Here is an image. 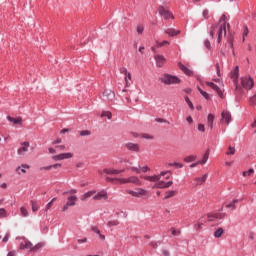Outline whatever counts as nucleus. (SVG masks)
I'll return each instance as SVG.
<instances>
[{"mask_svg":"<svg viewBox=\"0 0 256 256\" xmlns=\"http://www.w3.org/2000/svg\"><path fill=\"white\" fill-rule=\"evenodd\" d=\"M165 175H172L171 171H163L160 173V175H154V176H144L143 179L145 181H150L152 183H155L154 188L156 189H168V187H171L173 185V181L164 182L161 181V177H165Z\"/></svg>","mask_w":256,"mask_h":256,"instance_id":"f257e3e1","label":"nucleus"},{"mask_svg":"<svg viewBox=\"0 0 256 256\" xmlns=\"http://www.w3.org/2000/svg\"><path fill=\"white\" fill-rule=\"evenodd\" d=\"M161 83H164V85H178V83H181V79L177 76H173L170 74H164L160 78Z\"/></svg>","mask_w":256,"mask_h":256,"instance_id":"f03ea898","label":"nucleus"},{"mask_svg":"<svg viewBox=\"0 0 256 256\" xmlns=\"http://www.w3.org/2000/svg\"><path fill=\"white\" fill-rule=\"evenodd\" d=\"M241 85L243 89H246L247 91H251L255 85V81L251 76H244L241 78Z\"/></svg>","mask_w":256,"mask_h":256,"instance_id":"7ed1b4c3","label":"nucleus"},{"mask_svg":"<svg viewBox=\"0 0 256 256\" xmlns=\"http://www.w3.org/2000/svg\"><path fill=\"white\" fill-rule=\"evenodd\" d=\"M120 185H125L127 183H132L133 185H141V180L136 176H130L128 178H118L116 179Z\"/></svg>","mask_w":256,"mask_h":256,"instance_id":"20e7f679","label":"nucleus"},{"mask_svg":"<svg viewBox=\"0 0 256 256\" xmlns=\"http://www.w3.org/2000/svg\"><path fill=\"white\" fill-rule=\"evenodd\" d=\"M217 35V43H221V41H223V37L227 35V22H223V24H221V26L218 29Z\"/></svg>","mask_w":256,"mask_h":256,"instance_id":"39448f33","label":"nucleus"},{"mask_svg":"<svg viewBox=\"0 0 256 256\" xmlns=\"http://www.w3.org/2000/svg\"><path fill=\"white\" fill-rule=\"evenodd\" d=\"M158 13L164 19H175V17L173 16V13H171L169 10L165 9V7H163V6H160L158 8Z\"/></svg>","mask_w":256,"mask_h":256,"instance_id":"423d86ee","label":"nucleus"},{"mask_svg":"<svg viewBox=\"0 0 256 256\" xmlns=\"http://www.w3.org/2000/svg\"><path fill=\"white\" fill-rule=\"evenodd\" d=\"M103 199H104V201H107V199H109V195L107 194V190H101L93 196L94 201H101Z\"/></svg>","mask_w":256,"mask_h":256,"instance_id":"0eeeda50","label":"nucleus"},{"mask_svg":"<svg viewBox=\"0 0 256 256\" xmlns=\"http://www.w3.org/2000/svg\"><path fill=\"white\" fill-rule=\"evenodd\" d=\"M128 151H131V153H139L141 151V147L139 144H135L133 142H128L124 145Z\"/></svg>","mask_w":256,"mask_h":256,"instance_id":"6e6552de","label":"nucleus"},{"mask_svg":"<svg viewBox=\"0 0 256 256\" xmlns=\"http://www.w3.org/2000/svg\"><path fill=\"white\" fill-rule=\"evenodd\" d=\"M126 193H128V195H132V197H141L143 195H147V190L138 188L137 191L126 190Z\"/></svg>","mask_w":256,"mask_h":256,"instance_id":"1a4fd4ad","label":"nucleus"},{"mask_svg":"<svg viewBox=\"0 0 256 256\" xmlns=\"http://www.w3.org/2000/svg\"><path fill=\"white\" fill-rule=\"evenodd\" d=\"M207 161H209V150L205 152L202 160H198L197 162L195 163H192L190 165L191 169L197 167V165H205V163H207Z\"/></svg>","mask_w":256,"mask_h":256,"instance_id":"9d476101","label":"nucleus"},{"mask_svg":"<svg viewBox=\"0 0 256 256\" xmlns=\"http://www.w3.org/2000/svg\"><path fill=\"white\" fill-rule=\"evenodd\" d=\"M73 157V154L68 152V153H62L58 154L52 157L54 161H63V159H71Z\"/></svg>","mask_w":256,"mask_h":256,"instance_id":"9b49d317","label":"nucleus"},{"mask_svg":"<svg viewBox=\"0 0 256 256\" xmlns=\"http://www.w3.org/2000/svg\"><path fill=\"white\" fill-rule=\"evenodd\" d=\"M221 117V123H225V125H229L231 123V113L229 111H223Z\"/></svg>","mask_w":256,"mask_h":256,"instance_id":"f8f14e48","label":"nucleus"},{"mask_svg":"<svg viewBox=\"0 0 256 256\" xmlns=\"http://www.w3.org/2000/svg\"><path fill=\"white\" fill-rule=\"evenodd\" d=\"M154 59L156 61V67L159 68L163 67V65H165V62L167 61V59H165V56L159 54L155 55Z\"/></svg>","mask_w":256,"mask_h":256,"instance_id":"ddd939ff","label":"nucleus"},{"mask_svg":"<svg viewBox=\"0 0 256 256\" xmlns=\"http://www.w3.org/2000/svg\"><path fill=\"white\" fill-rule=\"evenodd\" d=\"M103 173H105L106 175H120V173H125V169L117 170L111 168H104Z\"/></svg>","mask_w":256,"mask_h":256,"instance_id":"4468645a","label":"nucleus"},{"mask_svg":"<svg viewBox=\"0 0 256 256\" xmlns=\"http://www.w3.org/2000/svg\"><path fill=\"white\" fill-rule=\"evenodd\" d=\"M206 85L208 87H210V89H213V91H215L217 93V95H219L221 97V95H223V91H221V88H219V86H217V84L213 83V82H206Z\"/></svg>","mask_w":256,"mask_h":256,"instance_id":"2eb2a0df","label":"nucleus"},{"mask_svg":"<svg viewBox=\"0 0 256 256\" xmlns=\"http://www.w3.org/2000/svg\"><path fill=\"white\" fill-rule=\"evenodd\" d=\"M23 241L20 243V249H29L31 251V247L33 246V243L31 241L27 240L25 237L22 238Z\"/></svg>","mask_w":256,"mask_h":256,"instance_id":"dca6fc26","label":"nucleus"},{"mask_svg":"<svg viewBox=\"0 0 256 256\" xmlns=\"http://www.w3.org/2000/svg\"><path fill=\"white\" fill-rule=\"evenodd\" d=\"M22 147L18 149V155H25L27 151H29V142H22L21 143Z\"/></svg>","mask_w":256,"mask_h":256,"instance_id":"f3484780","label":"nucleus"},{"mask_svg":"<svg viewBox=\"0 0 256 256\" xmlns=\"http://www.w3.org/2000/svg\"><path fill=\"white\" fill-rule=\"evenodd\" d=\"M238 202H239V199H234L230 203L226 202L224 206L226 207V209H231V211H235V209H237L236 203Z\"/></svg>","mask_w":256,"mask_h":256,"instance_id":"a211bd4d","label":"nucleus"},{"mask_svg":"<svg viewBox=\"0 0 256 256\" xmlns=\"http://www.w3.org/2000/svg\"><path fill=\"white\" fill-rule=\"evenodd\" d=\"M230 78L233 79L234 82L239 79V66H235V68L230 72Z\"/></svg>","mask_w":256,"mask_h":256,"instance_id":"6ab92c4d","label":"nucleus"},{"mask_svg":"<svg viewBox=\"0 0 256 256\" xmlns=\"http://www.w3.org/2000/svg\"><path fill=\"white\" fill-rule=\"evenodd\" d=\"M166 35H169V37H177L181 31L175 30L173 28H168L165 30Z\"/></svg>","mask_w":256,"mask_h":256,"instance_id":"aec40b11","label":"nucleus"},{"mask_svg":"<svg viewBox=\"0 0 256 256\" xmlns=\"http://www.w3.org/2000/svg\"><path fill=\"white\" fill-rule=\"evenodd\" d=\"M179 68L181 69V71H183V73L185 75H187L188 77H191V75H193V71H191L189 68H187V66H185L182 63H179Z\"/></svg>","mask_w":256,"mask_h":256,"instance_id":"412c9836","label":"nucleus"},{"mask_svg":"<svg viewBox=\"0 0 256 256\" xmlns=\"http://www.w3.org/2000/svg\"><path fill=\"white\" fill-rule=\"evenodd\" d=\"M7 120L10 121V123H13V125H21L23 123V118H13L11 116H7Z\"/></svg>","mask_w":256,"mask_h":256,"instance_id":"4be33fe9","label":"nucleus"},{"mask_svg":"<svg viewBox=\"0 0 256 256\" xmlns=\"http://www.w3.org/2000/svg\"><path fill=\"white\" fill-rule=\"evenodd\" d=\"M194 181L196 182V185H203V183L207 181V174H204L202 177H196Z\"/></svg>","mask_w":256,"mask_h":256,"instance_id":"5701e85b","label":"nucleus"},{"mask_svg":"<svg viewBox=\"0 0 256 256\" xmlns=\"http://www.w3.org/2000/svg\"><path fill=\"white\" fill-rule=\"evenodd\" d=\"M215 121V115L213 114H208V117H207V125L210 129H213V123Z\"/></svg>","mask_w":256,"mask_h":256,"instance_id":"b1692460","label":"nucleus"},{"mask_svg":"<svg viewBox=\"0 0 256 256\" xmlns=\"http://www.w3.org/2000/svg\"><path fill=\"white\" fill-rule=\"evenodd\" d=\"M95 193H97V191H95V190H91V191L86 192L84 195H82L81 201H86V199H89L90 197H93V195H95Z\"/></svg>","mask_w":256,"mask_h":256,"instance_id":"393cba45","label":"nucleus"},{"mask_svg":"<svg viewBox=\"0 0 256 256\" xmlns=\"http://www.w3.org/2000/svg\"><path fill=\"white\" fill-rule=\"evenodd\" d=\"M61 167V164H53L50 166H44L42 168H40L41 171H51V169H59Z\"/></svg>","mask_w":256,"mask_h":256,"instance_id":"a878e982","label":"nucleus"},{"mask_svg":"<svg viewBox=\"0 0 256 256\" xmlns=\"http://www.w3.org/2000/svg\"><path fill=\"white\" fill-rule=\"evenodd\" d=\"M30 205L32 207L33 213H37V211H39V204L37 203V200H31Z\"/></svg>","mask_w":256,"mask_h":256,"instance_id":"bb28decb","label":"nucleus"},{"mask_svg":"<svg viewBox=\"0 0 256 256\" xmlns=\"http://www.w3.org/2000/svg\"><path fill=\"white\" fill-rule=\"evenodd\" d=\"M76 202H77V196H70V197H68V200H67L66 203H67L70 207H73Z\"/></svg>","mask_w":256,"mask_h":256,"instance_id":"cd10ccee","label":"nucleus"},{"mask_svg":"<svg viewBox=\"0 0 256 256\" xmlns=\"http://www.w3.org/2000/svg\"><path fill=\"white\" fill-rule=\"evenodd\" d=\"M199 93L202 95V97H204V99H206L207 101H209V99H211V96H209V93L205 92L203 89H201V87H197Z\"/></svg>","mask_w":256,"mask_h":256,"instance_id":"c85d7f7f","label":"nucleus"},{"mask_svg":"<svg viewBox=\"0 0 256 256\" xmlns=\"http://www.w3.org/2000/svg\"><path fill=\"white\" fill-rule=\"evenodd\" d=\"M223 233H225V230H223V228H218L215 232H214V237L216 239H219Z\"/></svg>","mask_w":256,"mask_h":256,"instance_id":"c756f323","label":"nucleus"},{"mask_svg":"<svg viewBox=\"0 0 256 256\" xmlns=\"http://www.w3.org/2000/svg\"><path fill=\"white\" fill-rule=\"evenodd\" d=\"M254 173H255V170L253 168H250L249 170L244 171L242 175L243 177H251L254 175Z\"/></svg>","mask_w":256,"mask_h":256,"instance_id":"7c9ffc66","label":"nucleus"},{"mask_svg":"<svg viewBox=\"0 0 256 256\" xmlns=\"http://www.w3.org/2000/svg\"><path fill=\"white\" fill-rule=\"evenodd\" d=\"M195 159H197L196 155H190V156H186L184 158L185 163H193V161H195Z\"/></svg>","mask_w":256,"mask_h":256,"instance_id":"2f4dec72","label":"nucleus"},{"mask_svg":"<svg viewBox=\"0 0 256 256\" xmlns=\"http://www.w3.org/2000/svg\"><path fill=\"white\" fill-rule=\"evenodd\" d=\"M41 247H43V244H41V243H38L35 246L32 245L30 251L32 253H37V251H39V249H41Z\"/></svg>","mask_w":256,"mask_h":256,"instance_id":"473e14b6","label":"nucleus"},{"mask_svg":"<svg viewBox=\"0 0 256 256\" xmlns=\"http://www.w3.org/2000/svg\"><path fill=\"white\" fill-rule=\"evenodd\" d=\"M184 99L188 107L193 111L195 109V106H193V102H191V100L189 99V96H185Z\"/></svg>","mask_w":256,"mask_h":256,"instance_id":"72a5a7b5","label":"nucleus"},{"mask_svg":"<svg viewBox=\"0 0 256 256\" xmlns=\"http://www.w3.org/2000/svg\"><path fill=\"white\" fill-rule=\"evenodd\" d=\"M176 194H177L176 191H173V190L168 191L166 192V196L164 197V199H171V197H175Z\"/></svg>","mask_w":256,"mask_h":256,"instance_id":"f704fd0d","label":"nucleus"},{"mask_svg":"<svg viewBox=\"0 0 256 256\" xmlns=\"http://www.w3.org/2000/svg\"><path fill=\"white\" fill-rule=\"evenodd\" d=\"M117 225H119V220H110L107 223V227H117Z\"/></svg>","mask_w":256,"mask_h":256,"instance_id":"c9c22d12","label":"nucleus"},{"mask_svg":"<svg viewBox=\"0 0 256 256\" xmlns=\"http://www.w3.org/2000/svg\"><path fill=\"white\" fill-rule=\"evenodd\" d=\"M20 213H21L22 217H29V211H27V208H25L23 206L20 208Z\"/></svg>","mask_w":256,"mask_h":256,"instance_id":"e433bc0d","label":"nucleus"},{"mask_svg":"<svg viewBox=\"0 0 256 256\" xmlns=\"http://www.w3.org/2000/svg\"><path fill=\"white\" fill-rule=\"evenodd\" d=\"M57 201V198H53L45 207V211H49L53 207V203Z\"/></svg>","mask_w":256,"mask_h":256,"instance_id":"4c0bfd02","label":"nucleus"},{"mask_svg":"<svg viewBox=\"0 0 256 256\" xmlns=\"http://www.w3.org/2000/svg\"><path fill=\"white\" fill-rule=\"evenodd\" d=\"M156 45H157V47H165V45H170V42L167 40H164L162 42L157 41Z\"/></svg>","mask_w":256,"mask_h":256,"instance_id":"58836bf2","label":"nucleus"},{"mask_svg":"<svg viewBox=\"0 0 256 256\" xmlns=\"http://www.w3.org/2000/svg\"><path fill=\"white\" fill-rule=\"evenodd\" d=\"M101 117H107V119H111L113 117V114L110 111H104L102 112Z\"/></svg>","mask_w":256,"mask_h":256,"instance_id":"ea45409f","label":"nucleus"},{"mask_svg":"<svg viewBox=\"0 0 256 256\" xmlns=\"http://www.w3.org/2000/svg\"><path fill=\"white\" fill-rule=\"evenodd\" d=\"M170 231L174 237H177V235H181V230H177L173 227L170 229Z\"/></svg>","mask_w":256,"mask_h":256,"instance_id":"a19ab883","label":"nucleus"},{"mask_svg":"<svg viewBox=\"0 0 256 256\" xmlns=\"http://www.w3.org/2000/svg\"><path fill=\"white\" fill-rule=\"evenodd\" d=\"M215 219H219V214H208V221H215Z\"/></svg>","mask_w":256,"mask_h":256,"instance_id":"79ce46f5","label":"nucleus"},{"mask_svg":"<svg viewBox=\"0 0 256 256\" xmlns=\"http://www.w3.org/2000/svg\"><path fill=\"white\" fill-rule=\"evenodd\" d=\"M194 229L196 231H201V229H203V223L197 222L196 224H194Z\"/></svg>","mask_w":256,"mask_h":256,"instance_id":"37998d69","label":"nucleus"},{"mask_svg":"<svg viewBox=\"0 0 256 256\" xmlns=\"http://www.w3.org/2000/svg\"><path fill=\"white\" fill-rule=\"evenodd\" d=\"M136 30H137L138 35H142L143 31H145V27L143 25H138Z\"/></svg>","mask_w":256,"mask_h":256,"instance_id":"c03bdc74","label":"nucleus"},{"mask_svg":"<svg viewBox=\"0 0 256 256\" xmlns=\"http://www.w3.org/2000/svg\"><path fill=\"white\" fill-rule=\"evenodd\" d=\"M7 217V210L5 208H0V218L3 219Z\"/></svg>","mask_w":256,"mask_h":256,"instance_id":"a18cd8bd","label":"nucleus"},{"mask_svg":"<svg viewBox=\"0 0 256 256\" xmlns=\"http://www.w3.org/2000/svg\"><path fill=\"white\" fill-rule=\"evenodd\" d=\"M89 135H91V131H89V130H82V131H80V136L81 137H87Z\"/></svg>","mask_w":256,"mask_h":256,"instance_id":"49530a36","label":"nucleus"},{"mask_svg":"<svg viewBox=\"0 0 256 256\" xmlns=\"http://www.w3.org/2000/svg\"><path fill=\"white\" fill-rule=\"evenodd\" d=\"M249 35V28L247 26H244L243 30V41H245V38Z\"/></svg>","mask_w":256,"mask_h":256,"instance_id":"de8ad7c7","label":"nucleus"},{"mask_svg":"<svg viewBox=\"0 0 256 256\" xmlns=\"http://www.w3.org/2000/svg\"><path fill=\"white\" fill-rule=\"evenodd\" d=\"M204 46L206 47V49L211 50V42L209 41V39H206L204 41Z\"/></svg>","mask_w":256,"mask_h":256,"instance_id":"09e8293b","label":"nucleus"},{"mask_svg":"<svg viewBox=\"0 0 256 256\" xmlns=\"http://www.w3.org/2000/svg\"><path fill=\"white\" fill-rule=\"evenodd\" d=\"M21 167V173H27L25 169H30V166L28 164H22Z\"/></svg>","mask_w":256,"mask_h":256,"instance_id":"8fccbe9b","label":"nucleus"},{"mask_svg":"<svg viewBox=\"0 0 256 256\" xmlns=\"http://www.w3.org/2000/svg\"><path fill=\"white\" fill-rule=\"evenodd\" d=\"M226 155H235V147H229V151L226 152Z\"/></svg>","mask_w":256,"mask_h":256,"instance_id":"3c124183","label":"nucleus"},{"mask_svg":"<svg viewBox=\"0 0 256 256\" xmlns=\"http://www.w3.org/2000/svg\"><path fill=\"white\" fill-rule=\"evenodd\" d=\"M91 229L97 235H101V230H99V228H97V226H92Z\"/></svg>","mask_w":256,"mask_h":256,"instance_id":"603ef678","label":"nucleus"},{"mask_svg":"<svg viewBox=\"0 0 256 256\" xmlns=\"http://www.w3.org/2000/svg\"><path fill=\"white\" fill-rule=\"evenodd\" d=\"M202 15H203L204 19H209V10L204 9Z\"/></svg>","mask_w":256,"mask_h":256,"instance_id":"864d4df0","label":"nucleus"},{"mask_svg":"<svg viewBox=\"0 0 256 256\" xmlns=\"http://www.w3.org/2000/svg\"><path fill=\"white\" fill-rule=\"evenodd\" d=\"M125 81L126 85H129V81H131V73L128 72V74L125 75Z\"/></svg>","mask_w":256,"mask_h":256,"instance_id":"5fc2aeb1","label":"nucleus"},{"mask_svg":"<svg viewBox=\"0 0 256 256\" xmlns=\"http://www.w3.org/2000/svg\"><path fill=\"white\" fill-rule=\"evenodd\" d=\"M130 171H133L134 173L139 174V173H141V168L131 167V168H130Z\"/></svg>","mask_w":256,"mask_h":256,"instance_id":"6e6d98bb","label":"nucleus"},{"mask_svg":"<svg viewBox=\"0 0 256 256\" xmlns=\"http://www.w3.org/2000/svg\"><path fill=\"white\" fill-rule=\"evenodd\" d=\"M155 121H156L157 123H168V125H169V121H167V120H165V119H163V118H156Z\"/></svg>","mask_w":256,"mask_h":256,"instance_id":"4d7b16f0","label":"nucleus"},{"mask_svg":"<svg viewBox=\"0 0 256 256\" xmlns=\"http://www.w3.org/2000/svg\"><path fill=\"white\" fill-rule=\"evenodd\" d=\"M175 169H183V164L179 162H174Z\"/></svg>","mask_w":256,"mask_h":256,"instance_id":"13d9d810","label":"nucleus"},{"mask_svg":"<svg viewBox=\"0 0 256 256\" xmlns=\"http://www.w3.org/2000/svg\"><path fill=\"white\" fill-rule=\"evenodd\" d=\"M120 73H121V75H127L129 72L127 71V68L121 67L120 68Z\"/></svg>","mask_w":256,"mask_h":256,"instance_id":"bf43d9fd","label":"nucleus"},{"mask_svg":"<svg viewBox=\"0 0 256 256\" xmlns=\"http://www.w3.org/2000/svg\"><path fill=\"white\" fill-rule=\"evenodd\" d=\"M150 246L152 249H157V247H159V242H150Z\"/></svg>","mask_w":256,"mask_h":256,"instance_id":"052dcab7","label":"nucleus"},{"mask_svg":"<svg viewBox=\"0 0 256 256\" xmlns=\"http://www.w3.org/2000/svg\"><path fill=\"white\" fill-rule=\"evenodd\" d=\"M149 170H150L149 166H143V167L140 166V171H142V173H147V171Z\"/></svg>","mask_w":256,"mask_h":256,"instance_id":"680f3d73","label":"nucleus"},{"mask_svg":"<svg viewBox=\"0 0 256 256\" xmlns=\"http://www.w3.org/2000/svg\"><path fill=\"white\" fill-rule=\"evenodd\" d=\"M198 131H201L202 133H205V125L199 124L198 125Z\"/></svg>","mask_w":256,"mask_h":256,"instance_id":"e2e57ef3","label":"nucleus"},{"mask_svg":"<svg viewBox=\"0 0 256 256\" xmlns=\"http://www.w3.org/2000/svg\"><path fill=\"white\" fill-rule=\"evenodd\" d=\"M9 237H11V235L9 233H7L4 238H3V243H7V241H9Z\"/></svg>","mask_w":256,"mask_h":256,"instance_id":"0e129e2a","label":"nucleus"},{"mask_svg":"<svg viewBox=\"0 0 256 256\" xmlns=\"http://www.w3.org/2000/svg\"><path fill=\"white\" fill-rule=\"evenodd\" d=\"M186 121L188 122V123H193V117H191V116H188L187 118H186Z\"/></svg>","mask_w":256,"mask_h":256,"instance_id":"69168bd1","label":"nucleus"},{"mask_svg":"<svg viewBox=\"0 0 256 256\" xmlns=\"http://www.w3.org/2000/svg\"><path fill=\"white\" fill-rule=\"evenodd\" d=\"M162 254H163L164 256H169V255H170V253H169L168 250H162Z\"/></svg>","mask_w":256,"mask_h":256,"instance_id":"338daca9","label":"nucleus"},{"mask_svg":"<svg viewBox=\"0 0 256 256\" xmlns=\"http://www.w3.org/2000/svg\"><path fill=\"white\" fill-rule=\"evenodd\" d=\"M7 256H15V251H10Z\"/></svg>","mask_w":256,"mask_h":256,"instance_id":"774afa93","label":"nucleus"}]
</instances>
